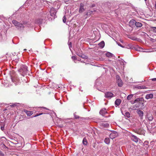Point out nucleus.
Wrapping results in <instances>:
<instances>
[{
    "instance_id": "obj_1",
    "label": "nucleus",
    "mask_w": 156,
    "mask_h": 156,
    "mask_svg": "<svg viewBox=\"0 0 156 156\" xmlns=\"http://www.w3.org/2000/svg\"><path fill=\"white\" fill-rule=\"evenodd\" d=\"M27 67L25 65H22L18 71L23 76H24L27 73Z\"/></svg>"
},
{
    "instance_id": "obj_2",
    "label": "nucleus",
    "mask_w": 156,
    "mask_h": 156,
    "mask_svg": "<svg viewBox=\"0 0 156 156\" xmlns=\"http://www.w3.org/2000/svg\"><path fill=\"white\" fill-rule=\"evenodd\" d=\"M46 17V16L45 15H44V16H43V18H37L35 20V23L37 24H41L43 22L44 20L45 19Z\"/></svg>"
},
{
    "instance_id": "obj_3",
    "label": "nucleus",
    "mask_w": 156,
    "mask_h": 156,
    "mask_svg": "<svg viewBox=\"0 0 156 156\" xmlns=\"http://www.w3.org/2000/svg\"><path fill=\"white\" fill-rule=\"evenodd\" d=\"M50 12L51 16L53 17L54 18L56 17V12L55 9L53 8H51L50 11Z\"/></svg>"
},
{
    "instance_id": "obj_4",
    "label": "nucleus",
    "mask_w": 156,
    "mask_h": 156,
    "mask_svg": "<svg viewBox=\"0 0 156 156\" xmlns=\"http://www.w3.org/2000/svg\"><path fill=\"white\" fill-rule=\"evenodd\" d=\"M105 97L108 99H111L114 96V94L110 92H106L105 94Z\"/></svg>"
},
{
    "instance_id": "obj_5",
    "label": "nucleus",
    "mask_w": 156,
    "mask_h": 156,
    "mask_svg": "<svg viewBox=\"0 0 156 156\" xmlns=\"http://www.w3.org/2000/svg\"><path fill=\"white\" fill-rule=\"evenodd\" d=\"M131 140L135 142H137L139 139L136 136L132 134L130 136Z\"/></svg>"
},
{
    "instance_id": "obj_6",
    "label": "nucleus",
    "mask_w": 156,
    "mask_h": 156,
    "mask_svg": "<svg viewBox=\"0 0 156 156\" xmlns=\"http://www.w3.org/2000/svg\"><path fill=\"white\" fill-rule=\"evenodd\" d=\"M137 113L139 115L140 118L141 119H142L144 114L143 112L141 110L138 109L137 110Z\"/></svg>"
},
{
    "instance_id": "obj_7",
    "label": "nucleus",
    "mask_w": 156,
    "mask_h": 156,
    "mask_svg": "<svg viewBox=\"0 0 156 156\" xmlns=\"http://www.w3.org/2000/svg\"><path fill=\"white\" fill-rule=\"evenodd\" d=\"M117 133L115 132L111 133L109 135V137L112 139H113L117 136Z\"/></svg>"
},
{
    "instance_id": "obj_8",
    "label": "nucleus",
    "mask_w": 156,
    "mask_h": 156,
    "mask_svg": "<svg viewBox=\"0 0 156 156\" xmlns=\"http://www.w3.org/2000/svg\"><path fill=\"white\" fill-rule=\"evenodd\" d=\"M107 113L106 109L105 108H103L101 109L99 112L100 114L102 116H104Z\"/></svg>"
},
{
    "instance_id": "obj_9",
    "label": "nucleus",
    "mask_w": 156,
    "mask_h": 156,
    "mask_svg": "<svg viewBox=\"0 0 156 156\" xmlns=\"http://www.w3.org/2000/svg\"><path fill=\"white\" fill-rule=\"evenodd\" d=\"M84 4L83 3H81L80 5V9L79 10V12L81 13L84 11L83 8Z\"/></svg>"
},
{
    "instance_id": "obj_10",
    "label": "nucleus",
    "mask_w": 156,
    "mask_h": 156,
    "mask_svg": "<svg viewBox=\"0 0 156 156\" xmlns=\"http://www.w3.org/2000/svg\"><path fill=\"white\" fill-rule=\"evenodd\" d=\"M153 97V95L152 94H147L146 95L145 98L147 99L152 98Z\"/></svg>"
},
{
    "instance_id": "obj_11",
    "label": "nucleus",
    "mask_w": 156,
    "mask_h": 156,
    "mask_svg": "<svg viewBox=\"0 0 156 156\" xmlns=\"http://www.w3.org/2000/svg\"><path fill=\"white\" fill-rule=\"evenodd\" d=\"M24 112L28 116H30L33 114V112L31 111L24 110Z\"/></svg>"
},
{
    "instance_id": "obj_12",
    "label": "nucleus",
    "mask_w": 156,
    "mask_h": 156,
    "mask_svg": "<svg viewBox=\"0 0 156 156\" xmlns=\"http://www.w3.org/2000/svg\"><path fill=\"white\" fill-rule=\"evenodd\" d=\"M55 6H56V5H57V8H56L57 9H58L60 7L61 5V3L60 1H58L56 2H55Z\"/></svg>"
},
{
    "instance_id": "obj_13",
    "label": "nucleus",
    "mask_w": 156,
    "mask_h": 156,
    "mask_svg": "<svg viewBox=\"0 0 156 156\" xmlns=\"http://www.w3.org/2000/svg\"><path fill=\"white\" fill-rule=\"evenodd\" d=\"M16 26L18 29H21V28H23L24 27L23 24L19 22V23H18Z\"/></svg>"
},
{
    "instance_id": "obj_14",
    "label": "nucleus",
    "mask_w": 156,
    "mask_h": 156,
    "mask_svg": "<svg viewBox=\"0 0 156 156\" xmlns=\"http://www.w3.org/2000/svg\"><path fill=\"white\" fill-rule=\"evenodd\" d=\"M105 45V42L103 41H102L98 44L99 46L101 48H103L104 47Z\"/></svg>"
},
{
    "instance_id": "obj_15",
    "label": "nucleus",
    "mask_w": 156,
    "mask_h": 156,
    "mask_svg": "<svg viewBox=\"0 0 156 156\" xmlns=\"http://www.w3.org/2000/svg\"><path fill=\"white\" fill-rule=\"evenodd\" d=\"M147 118L149 120L152 121L153 119V117L151 114H149L147 115Z\"/></svg>"
},
{
    "instance_id": "obj_16",
    "label": "nucleus",
    "mask_w": 156,
    "mask_h": 156,
    "mask_svg": "<svg viewBox=\"0 0 156 156\" xmlns=\"http://www.w3.org/2000/svg\"><path fill=\"white\" fill-rule=\"evenodd\" d=\"M121 100L119 99H117L115 101V104L117 106H119L121 102Z\"/></svg>"
},
{
    "instance_id": "obj_17",
    "label": "nucleus",
    "mask_w": 156,
    "mask_h": 156,
    "mask_svg": "<svg viewBox=\"0 0 156 156\" xmlns=\"http://www.w3.org/2000/svg\"><path fill=\"white\" fill-rule=\"evenodd\" d=\"M101 125L103 127L106 128L108 127L109 126V124L105 122L101 123Z\"/></svg>"
},
{
    "instance_id": "obj_18",
    "label": "nucleus",
    "mask_w": 156,
    "mask_h": 156,
    "mask_svg": "<svg viewBox=\"0 0 156 156\" xmlns=\"http://www.w3.org/2000/svg\"><path fill=\"white\" fill-rule=\"evenodd\" d=\"M105 55L106 56L111 58L113 57V54L110 52H108L105 54Z\"/></svg>"
},
{
    "instance_id": "obj_19",
    "label": "nucleus",
    "mask_w": 156,
    "mask_h": 156,
    "mask_svg": "<svg viewBox=\"0 0 156 156\" xmlns=\"http://www.w3.org/2000/svg\"><path fill=\"white\" fill-rule=\"evenodd\" d=\"M117 82L118 83V84L119 86L120 87L122 86L123 85V83L121 79L117 81Z\"/></svg>"
},
{
    "instance_id": "obj_20",
    "label": "nucleus",
    "mask_w": 156,
    "mask_h": 156,
    "mask_svg": "<svg viewBox=\"0 0 156 156\" xmlns=\"http://www.w3.org/2000/svg\"><path fill=\"white\" fill-rule=\"evenodd\" d=\"M120 62L121 64L123 66V67H124L126 64V62L123 59L120 60Z\"/></svg>"
},
{
    "instance_id": "obj_21",
    "label": "nucleus",
    "mask_w": 156,
    "mask_h": 156,
    "mask_svg": "<svg viewBox=\"0 0 156 156\" xmlns=\"http://www.w3.org/2000/svg\"><path fill=\"white\" fill-rule=\"evenodd\" d=\"M104 142L106 144H109L110 143V140L109 138H105L104 140Z\"/></svg>"
},
{
    "instance_id": "obj_22",
    "label": "nucleus",
    "mask_w": 156,
    "mask_h": 156,
    "mask_svg": "<svg viewBox=\"0 0 156 156\" xmlns=\"http://www.w3.org/2000/svg\"><path fill=\"white\" fill-rule=\"evenodd\" d=\"M135 25L137 27H141L142 26V24L140 23L136 22L135 23Z\"/></svg>"
},
{
    "instance_id": "obj_23",
    "label": "nucleus",
    "mask_w": 156,
    "mask_h": 156,
    "mask_svg": "<svg viewBox=\"0 0 156 156\" xmlns=\"http://www.w3.org/2000/svg\"><path fill=\"white\" fill-rule=\"evenodd\" d=\"M124 115L126 117L128 118H129L130 117V114L128 112H126L125 114Z\"/></svg>"
},
{
    "instance_id": "obj_24",
    "label": "nucleus",
    "mask_w": 156,
    "mask_h": 156,
    "mask_svg": "<svg viewBox=\"0 0 156 156\" xmlns=\"http://www.w3.org/2000/svg\"><path fill=\"white\" fill-rule=\"evenodd\" d=\"M149 142L147 141H146L144 142V144L145 146V147L147 148L149 147L148 146Z\"/></svg>"
},
{
    "instance_id": "obj_25",
    "label": "nucleus",
    "mask_w": 156,
    "mask_h": 156,
    "mask_svg": "<svg viewBox=\"0 0 156 156\" xmlns=\"http://www.w3.org/2000/svg\"><path fill=\"white\" fill-rule=\"evenodd\" d=\"M87 142V139L85 138H83V143L84 145H86Z\"/></svg>"
},
{
    "instance_id": "obj_26",
    "label": "nucleus",
    "mask_w": 156,
    "mask_h": 156,
    "mask_svg": "<svg viewBox=\"0 0 156 156\" xmlns=\"http://www.w3.org/2000/svg\"><path fill=\"white\" fill-rule=\"evenodd\" d=\"M151 28V31L154 33H156V27H152Z\"/></svg>"
},
{
    "instance_id": "obj_27",
    "label": "nucleus",
    "mask_w": 156,
    "mask_h": 156,
    "mask_svg": "<svg viewBox=\"0 0 156 156\" xmlns=\"http://www.w3.org/2000/svg\"><path fill=\"white\" fill-rule=\"evenodd\" d=\"M12 23L16 26L18 23H19V22L17 21L14 20L12 21Z\"/></svg>"
},
{
    "instance_id": "obj_28",
    "label": "nucleus",
    "mask_w": 156,
    "mask_h": 156,
    "mask_svg": "<svg viewBox=\"0 0 156 156\" xmlns=\"http://www.w3.org/2000/svg\"><path fill=\"white\" fill-rule=\"evenodd\" d=\"M133 94L129 95L127 96V98L128 100H130L133 97Z\"/></svg>"
},
{
    "instance_id": "obj_29",
    "label": "nucleus",
    "mask_w": 156,
    "mask_h": 156,
    "mask_svg": "<svg viewBox=\"0 0 156 156\" xmlns=\"http://www.w3.org/2000/svg\"><path fill=\"white\" fill-rule=\"evenodd\" d=\"M0 26L1 27L0 28H1L2 29L4 28V23L0 21Z\"/></svg>"
},
{
    "instance_id": "obj_30",
    "label": "nucleus",
    "mask_w": 156,
    "mask_h": 156,
    "mask_svg": "<svg viewBox=\"0 0 156 156\" xmlns=\"http://www.w3.org/2000/svg\"><path fill=\"white\" fill-rule=\"evenodd\" d=\"M136 23V21L133 19H132L129 22V23L130 24L132 23V24H135Z\"/></svg>"
},
{
    "instance_id": "obj_31",
    "label": "nucleus",
    "mask_w": 156,
    "mask_h": 156,
    "mask_svg": "<svg viewBox=\"0 0 156 156\" xmlns=\"http://www.w3.org/2000/svg\"><path fill=\"white\" fill-rule=\"evenodd\" d=\"M156 51V48H153V49L151 51L147 50V51H144V52H152V51Z\"/></svg>"
},
{
    "instance_id": "obj_32",
    "label": "nucleus",
    "mask_w": 156,
    "mask_h": 156,
    "mask_svg": "<svg viewBox=\"0 0 156 156\" xmlns=\"http://www.w3.org/2000/svg\"><path fill=\"white\" fill-rule=\"evenodd\" d=\"M46 114V113H39V114H37L35 116H34V117H36L37 116L41 115L42 114Z\"/></svg>"
},
{
    "instance_id": "obj_33",
    "label": "nucleus",
    "mask_w": 156,
    "mask_h": 156,
    "mask_svg": "<svg viewBox=\"0 0 156 156\" xmlns=\"http://www.w3.org/2000/svg\"><path fill=\"white\" fill-rule=\"evenodd\" d=\"M76 112L74 113V116L75 118L76 119H77L79 118H80V117L79 116H78L76 115Z\"/></svg>"
},
{
    "instance_id": "obj_34",
    "label": "nucleus",
    "mask_w": 156,
    "mask_h": 156,
    "mask_svg": "<svg viewBox=\"0 0 156 156\" xmlns=\"http://www.w3.org/2000/svg\"><path fill=\"white\" fill-rule=\"evenodd\" d=\"M138 89H145L146 88L145 86H139L138 87Z\"/></svg>"
},
{
    "instance_id": "obj_35",
    "label": "nucleus",
    "mask_w": 156,
    "mask_h": 156,
    "mask_svg": "<svg viewBox=\"0 0 156 156\" xmlns=\"http://www.w3.org/2000/svg\"><path fill=\"white\" fill-rule=\"evenodd\" d=\"M81 57L83 59H87L88 58V57L87 56L85 55H81Z\"/></svg>"
},
{
    "instance_id": "obj_36",
    "label": "nucleus",
    "mask_w": 156,
    "mask_h": 156,
    "mask_svg": "<svg viewBox=\"0 0 156 156\" xmlns=\"http://www.w3.org/2000/svg\"><path fill=\"white\" fill-rule=\"evenodd\" d=\"M116 78L117 81L118 80H119L121 79L120 78V76L119 75H117L116 76Z\"/></svg>"
},
{
    "instance_id": "obj_37",
    "label": "nucleus",
    "mask_w": 156,
    "mask_h": 156,
    "mask_svg": "<svg viewBox=\"0 0 156 156\" xmlns=\"http://www.w3.org/2000/svg\"><path fill=\"white\" fill-rule=\"evenodd\" d=\"M63 21L64 23H65L66 22V18L65 16L63 17Z\"/></svg>"
},
{
    "instance_id": "obj_38",
    "label": "nucleus",
    "mask_w": 156,
    "mask_h": 156,
    "mask_svg": "<svg viewBox=\"0 0 156 156\" xmlns=\"http://www.w3.org/2000/svg\"><path fill=\"white\" fill-rule=\"evenodd\" d=\"M64 2L66 4H68L69 2V0H63Z\"/></svg>"
},
{
    "instance_id": "obj_39",
    "label": "nucleus",
    "mask_w": 156,
    "mask_h": 156,
    "mask_svg": "<svg viewBox=\"0 0 156 156\" xmlns=\"http://www.w3.org/2000/svg\"><path fill=\"white\" fill-rule=\"evenodd\" d=\"M117 44L119 46H120L121 47L124 48V46H122V44H120V43H117Z\"/></svg>"
},
{
    "instance_id": "obj_40",
    "label": "nucleus",
    "mask_w": 156,
    "mask_h": 156,
    "mask_svg": "<svg viewBox=\"0 0 156 156\" xmlns=\"http://www.w3.org/2000/svg\"><path fill=\"white\" fill-rule=\"evenodd\" d=\"M16 106V104H12L10 105L11 107H15Z\"/></svg>"
},
{
    "instance_id": "obj_41",
    "label": "nucleus",
    "mask_w": 156,
    "mask_h": 156,
    "mask_svg": "<svg viewBox=\"0 0 156 156\" xmlns=\"http://www.w3.org/2000/svg\"><path fill=\"white\" fill-rule=\"evenodd\" d=\"M0 156H4V154L1 151H0Z\"/></svg>"
},
{
    "instance_id": "obj_42",
    "label": "nucleus",
    "mask_w": 156,
    "mask_h": 156,
    "mask_svg": "<svg viewBox=\"0 0 156 156\" xmlns=\"http://www.w3.org/2000/svg\"><path fill=\"white\" fill-rule=\"evenodd\" d=\"M151 80L153 81H156V78H152L151 79Z\"/></svg>"
},
{
    "instance_id": "obj_43",
    "label": "nucleus",
    "mask_w": 156,
    "mask_h": 156,
    "mask_svg": "<svg viewBox=\"0 0 156 156\" xmlns=\"http://www.w3.org/2000/svg\"><path fill=\"white\" fill-rule=\"evenodd\" d=\"M1 129L2 130H3L4 129V127L3 126H1Z\"/></svg>"
},
{
    "instance_id": "obj_44",
    "label": "nucleus",
    "mask_w": 156,
    "mask_h": 156,
    "mask_svg": "<svg viewBox=\"0 0 156 156\" xmlns=\"http://www.w3.org/2000/svg\"><path fill=\"white\" fill-rule=\"evenodd\" d=\"M132 40H136L137 39V38L136 37H133V38H131Z\"/></svg>"
},
{
    "instance_id": "obj_45",
    "label": "nucleus",
    "mask_w": 156,
    "mask_h": 156,
    "mask_svg": "<svg viewBox=\"0 0 156 156\" xmlns=\"http://www.w3.org/2000/svg\"><path fill=\"white\" fill-rule=\"evenodd\" d=\"M72 58L73 59V60H75L76 59V58L74 56H73L72 57Z\"/></svg>"
},
{
    "instance_id": "obj_46",
    "label": "nucleus",
    "mask_w": 156,
    "mask_h": 156,
    "mask_svg": "<svg viewBox=\"0 0 156 156\" xmlns=\"http://www.w3.org/2000/svg\"><path fill=\"white\" fill-rule=\"evenodd\" d=\"M2 35L0 33V40H1L2 39Z\"/></svg>"
},
{
    "instance_id": "obj_47",
    "label": "nucleus",
    "mask_w": 156,
    "mask_h": 156,
    "mask_svg": "<svg viewBox=\"0 0 156 156\" xmlns=\"http://www.w3.org/2000/svg\"><path fill=\"white\" fill-rule=\"evenodd\" d=\"M70 45L71 47L72 43H71V42H70V44H69V48H70Z\"/></svg>"
},
{
    "instance_id": "obj_48",
    "label": "nucleus",
    "mask_w": 156,
    "mask_h": 156,
    "mask_svg": "<svg viewBox=\"0 0 156 156\" xmlns=\"http://www.w3.org/2000/svg\"><path fill=\"white\" fill-rule=\"evenodd\" d=\"M42 108H43L44 109H48L47 108H45V107H42Z\"/></svg>"
},
{
    "instance_id": "obj_49",
    "label": "nucleus",
    "mask_w": 156,
    "mask_h": 156,
    "mask_svg": "<svg viewBox=\"0 0 156 156\" xmlns=\"http://www.w3.org/2000/svg\"><path fill=\"white\" fill-rule=\"evenodd\" d=\"M154 7H155V9H156V3L155 4Z\"/></svg>"
},
{
    "instance_id": "obj_50",
    "label": "nucleus",
    "mask_w": 156,
    "mask_h": 156,
    "mask_svg": "<svg viewBox=\"0 0 156 156\" xmlns=\"http://www.w3.org/2000/svg\"><path fill=\"white\" fill-rule=\"evenodd\" d=\"M155 115H156V112H155Z\"/></svg>"
},
{
    "instance_id": "obj_51",
    "label": "nucleus",
    "mask_w": 156,
    "mask_h": 156,
    "mask_svg": "<svg viewBox=\"0 0 156 156\" xmlns=\"http://www.w3.org/2000/svg\"><path fill=\"white\" fill-rule=\"evenodd\" d=\"M153 142V141H151V143H152Z\"/></svg>"
},
{
    "instance_id": "obj_52",
    "label": "nucleus",
    "mask_w": 156,
    "mask_h": 156,
    "mask_svg": "<svg viewBox=\"0 0 156 156\" xmlns=\"http://www.w3.org/2000/svg\"><path fill=\"white\" fill-rule=\"evenodd\" d=\"M26 50V49H24V50L25 51V50Z\"/></svg>"
},
{
    "instance_id": "obj_53",
    "label": "nucleus",
    "mask_w": 156,
    "mask_h": 156,
    "mask_svg": "<svg viewBox=\"0 0 156 156\" xmlns=\"http://www.w3.org/2000/svg\"><path fill=\"white\" fill-rule=\"evenodd\" d=\"M155 142H156V140L154 141Z\"/></svg>"
},
{
    "instance_id": "obj_54",
    "label": "nucleus",
    "mask_w": 156,
    "mask_h": 156,
    "mask_svg": "<svg viewBox=\"0 0 156 156\" xmlns=\"http://www.w3.org/2000/svg\"><path fill=\"white\" fill-rule=\"evenodd\" d=\"M145 1H146L147 0H144Z\"/></svg>"
}]
</instances>
